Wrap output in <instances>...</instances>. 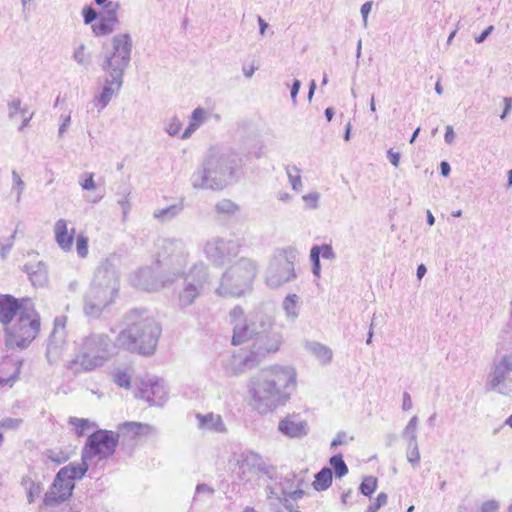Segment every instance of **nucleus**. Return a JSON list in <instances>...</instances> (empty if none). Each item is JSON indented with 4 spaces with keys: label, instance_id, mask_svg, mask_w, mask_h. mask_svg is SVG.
Listing matches in <instances>:
<instances>
[{
    "label": "nucleus",
    "instance_id": "obj_6",
    "mask_svg": "<svg viewBox=\"0 0 512 512\" xmlns=\"http://www.w3.org/2000/svg\"><path fill=\"white\" fill-rule=\"evenodd\" d=\"M259 334L253 339L250 346V355L245 357H233L232 374L239 375L258 365L260 360L270 353L279 350L282 343V335L273 327L270 318L263 319L259 326Z\"/></svg>",
    "mask_w": 512,
    "mask_h": 512
},
{
    "label": "nucleus",
    "instance_id": "obj_18",
    "mask_svg": "<svg viewBox=\"0 0 512 512\" xmlns=\"http://www.w3.org/2000/svg\"><path fill=\"white\" fill-rule=\"evenodd\" d=\"M66 471H58L54 481L44 495L43 503L48 507H55L72 496L75 484L72 480H68Z\"/></svg>",
    "mask_w": 512,
    "mask_h": 512
},
{
    "label": "nucleus",
    "instance_id": "obj_4",
    "mask_svg": "<svg viewBox=\"0 0 512 512\" xmlns=\"http://www.w3.org/2000/svg\"><path fill=\"white\" fill-rule=\"evenodd\" d=\"M237 154L230 150L211 149L202 165L191 176L195 189L222 190L239 168Z\"/></svg>",
    "mask_w": 512,
    "mask_h": 512
},
{
    "label": "nucleus",
    "instance_id": "obj_31",
    "mask_svg": "<svg viewBox=\"0 0 512 512\" xmlns=\"http://www.w3.org/2000/svg\"><path fill=\"white\" fill-rule=\"evenodd\" d=\"M121 429L131 433L133 436H149L156 434V428L140 422H125Z\"/></svg>",
    "mask_w": 512,
    "mask_h": 512
},
{
    "label": "nucleus",
    "instance_id": "obj_30",
    "mask_svg": "<svg viewBox=\"0 0 512 512\" xmlns=\"http://www.w3.org/2000/svg\"><path fill=\"white\" fill-rule=\"evenodd\" d=\"M66 323V316H58L54 319L53 329L47 343L66 344Z\"/></svg>",
    "mask_w": 512,
    "mask_h": 512
},
{
    "label": "nucleus",
    "instance_id": "obj_19",
    "mask_svg": "<svg viewBox=\"0 0 512 512\" xmlns=\"http://www.w3.org/2000/svg\"><path fill=\"white\" fill-rule=\"evenodd\" d=\"M135 396L151 405L162 406L168 399V391L164 380L154 377L141 380Z\"/></svg>",
    "mask_w": 512,
    "mask_h": 512
},
{
    "label": "nucleus",
    "instance_id": "obj_7",
    "mask_svg": "<svg viewBox=\"0 0 512 512\" xmlns=\"http://www.w3.org/2000/svg\"><path fill=\"white\" fill-rule=\"evenodd\" d=\"M114 344L105 333H91L82 340L79 353L67 368L74 373L92 371L101 367L113 354Z\"/></svg>",
    "mask_w": 512,
    "mask_h": 512
},
{
    "label": "nucleus",
    "instance_id": "obj_12",
    "mask_svg": "<svg viewBox=\"0 0 512 512\" xmlns=\"http://www.w3.org/2000/svg\"><path fill=\"white\" fill-rule=\"evenodd\" d=\"M180 278H183V283L177 294V306L185 309L196 301L208 283V266L202 261L196 262L188 272L185 270Z\"/></svg>",
    "mask_w": 512,
    "mask_h": 512
},
{
    "label": "nucleus",
    "instance_id": "obj_38",
    "mask_svg": "<svg viewBox=\"0 0 512 512\" xmlns=\"http://www.w3.org/2000/svg\"><path fill=\"white\" fill-rule=\"evenodd\" d=\"M329 464L331 465L332 472L334 471L337 478H342L348 473V467L343 460L341 453L335 454L330 457Z\"/></svg>",
    "mask_w": 512,
    "mask_h": 512
},
{
    "label": "nucleus",
    "instance_id": "obj_49",
    "mask_svg": "<svg viewBox=\"0 0 512 512\" xmlns=\"http://www.w3.org/2000/svg\"><path fill=\"white\" fill-rule=\"evenodd\" d=\"M79 185L83 190H94L96 189V183L94 181V173L86 172L80 176Z\"/></svg>",
    "mask_w": 512,
    "mask_h": 512
},
{
    "label": "nucleus",
    "instance_id": "obj_8",
    "mask_svg": "<svg viewBox=\"0 0 512 512\" xmlns=\"http://www.w3.org/2000/svg\"><path fill=\"white\" fill-rule=\"evenodd\" d=\"M15 316V322L5 328L6 346L25 349L40 331V316L31 300L25 298H23V306Z\"/></svg>",
    "mask_w": 512,
    "mask_h": 512
},
{
    "label": "nucleus",
    "instance_id": "obj_29",
    "mask_svg": "<svg viewBox=\"0 0 512 512\" xmlns=\"http://www.w3.org/2000/svg\"><path fill=\"white\" fill-rule=\"evenodd\" d=\"M206 119L207 111L202 107L195 108L189 118V125L184 130L181 138L189 139L192 134L205 122Z\"/></svg>",
    "mask_w": 512,
    "mask_h": 512
},
{
    "label": "nucleus",
    "instance_id": "obj_50",
    "mask_svg": "<svg viewBox=\"0 0 512 512\" xmlns=\"http://www.w3.org/2000/svg\"><path fill=\"white\" fill-rule=\"evenodd\" d=\"M8 110V116L10 119H14L17 113H20L21 115L28 113L27 108L21 107V100L19 98L14 99L8 103Z\"/></svg>",
    "mask_w": 512,
    "mask_h": 512
},
{
    "label": "nucleus",
    "instance_id": "obj_5",
    "mask_svg": "<svg viewBox=\"0 0 512 512\" xmlns=\"http://www.w3.org/2000/svg\"><path fill=\"white\" fill-rule=\"evenodd\" d=\"M119 291V276L108 260L96 269L89 289L83 296L84 315L98 319L111 306Z\"/></svg>",
    "mask_w": 512,
    "mask_h": 512
},
{
    "label": "nucleus",
    "instance_id": "obj_35",
    "mask_svg": "<svg viewBox=\"0 0 512 512\" xmlns=\"http://www.w3.org/2000/svg\"><path fill=\"white\" fill-rule=\"evenodd\" d=\"M239 211V206L229 199H222L215 205V212L219 217L228 218Z\"/></svg>",
    "mask_w": 512,
    "mask_h": 512
},
{
    "label": "nucleus",
    "instance_id": "obj_13",
    "mask_svg": "<svg viewBox=\"0 0 512 512\" xmlns=\"http://www.w3.org/2000/svg\"><path fill=\"white\" fill-rule=\"evenodd\" d=\"M269 317L258 313L249 317L245 315L243 308L239 305L235 306L229 312V322L233 328L232 344L240 345L253 339L259 334V324L263 319Z\"/></svg>",
    "mask_w": 512,
    "mask_h": 512
},
{
    "label": "nucleus",
    "instance_id": "obj_47",
    "mask_svg": "<svg viewBox=\"0 0 512 512\" xmlns=\"http://www.w3.org/2000/svg\"><path fill=\"white\" fill-rule=\"evenodd\" d=\"M113 380L119 387H123L126 389L130 388L131 376L126 371H116L113 374Z\"/></svg>",
    "mask_w": 512,
    "mask_h": 512
},
{
    "label": "nucleus",
    "instance_id": "obj_9",
    "mask_svg": "<svg viewBox=\"0 0 512 512\" xmlns=\"http://www.w3.org/2000/svg\"><path fill=\"white\" fill-rule=\"evenodd\" d=\"M257 264L242 257L229 266L221 277L216 294L222 297H240L251 289L257 275Z\"/></svg>",
    "mask_w": 512,
    "mask_h": 512
},
{
    "label": "nucleus",
    "instance_id": "obj_62",
    "mask_svg": "<svg viewBox=\"0 0 512 512\" xmlns=\"http://www.w3.org/2000/svg\"><path fill=\"white\" fill-rule=\"evenodd\" d=\"M347 435L344 431L338 432L336 437L332 440L330 444L331 449H335L337 446L347 443Z\"/></svg>",
    "mask_w": 512,
    "mask_h": 512
},
{
    "label": "nucleus",
    "instance_id": "obj_22",
    "mask_svg": "<svg viewBox=\"0 0 512 512\" xmlns=\"http://www.w3.org/2000/svg\"><path fill=\"white\" fill-rule=\"evenodd\" d=\"M123 83V78L107 75L102 92L94 97V103L98 108V112H101L109 104L112 98L119 93Z\"/></svg>",
    "mask_w": 512,
    "mask_h": 512
},
{
    "label": "nucleus",
    "instance_id": "obj_10",
    "mask_svg": "<svg viewBox=\"0 0 512 512\" xmlns=\"http://www.w3.org/2000/svg\"><path fill=\"white\" fill-rule=\"evenodd\" d=\"M232 474L240 481L256 485L262 477L272 479L276 473L274 466L253 451H244L230 460Z\"/></svg>",
    "mask_w": 512,
    "mask_h": 512
},
{
    "label": "nucleus",
    "instance_id": "obj_54",
    "mask_svg": "<svg viewBox=\"0 0 512 512\" xmlns=\"http://www.w3.org/2000/svg\"><path fill=\"white\" fill-rule=\"evenodd\" d=\"M302 199L304 200L306 206L309 209L315 210L319 207L320 193L311 192V193L303 195Z\"/></svg>",
    "mask_w": 512,
    "mask_h": 512
},
{
    "label": "nucleus",
    "instance_id": "obj_24",
    "mask_svg": "<svg viewBox=\"0 0 512 512\" xmlns=\"http://www.w3.org/2000/svg\"><path fill=\"white\" fill-rule=\"evenodd\" d=\"M23 360L7 357L0 364V385L12 386L18 379Z\"/></svg>",
    "mask_w": 512,
    "mask_h": 512
},
{
    "label": "nucleus",
    "instance_id": "obj_45",
    "mask_svg": "<svg viewBox=\"0 0 512 512\" xmlns=\"http://www.w3.org/2000/svg\"><path fill=\"white\" fill-rule=\"evenodd\" d=\"M377 488V478L373 476H367L363 479L360 484V491L365 496H370L374 493Z\"/></svg>",
    "mask_w": 512,
    "mask_h": 512
},
{
    "label": "nucleus",
    "instance_id": "obj_20",
    "mask_svg": "<svg viewBox=\"0 0 512 512\" xmlns=\"http://www.w3.org/2000/svg\"><path fill=\"white\" fill-rule=\"evenodd\" d=\"M294 483V476H287L279 483V485L275 487L267 485V497L269 499L274 498L280 503H283L285 509L289 512H300L299 510L294 509L293 505L288 504V497L297 500L304 495L303 490L299 489L298 487L294 489Z\"/></svg>",
    "mask_w": 512,
    "mask_h": 512
},
{
    "label": "nucleus",
    "instance_id": "obj_51",
    "mask_svg": "<svg viewBox=\"0 0 512 512\" xmlns=\"http://www.w3.org/2000/svg\"><path fill=\"white\" fill-rule=\"evenodd\" d=\"M16 231L8 238L0 239V256L5 259L13 247Z\"/></svg>",
    "mask_w": 512,
    "mask_h": 512
},
{
    "label": "nucleus",
    "instance_id": "obj_36",
    "mask_svg": "<svg viewBox=\"0 0 512 512\" xmlns=\"http://www.w3.org/2000/svg\"><path fill=\"white\" fill-rule=\"evenodd\" d=\"M88 462L89 461H82V465L80 464H69L65 467H62L59 471L65 472L66 470V476L68 480H80L85 475V473L88 470Z\"/></svg>",
    "mask_w": 512,
    "mask_h": 512
},
{
    "label": "nucleus",
    "instance_id": "obj_55",
    "mask_svg": "<svg viewBox=\"0 0 512 512\" xmlns=\"http://www.w3.org/2000/svg\"><path fill=\"white\" fill-rule=\"evenodd\" d=\"M388 496L386 493L381 492L376 497L374 503L370 504L367 508L369 512H377L381 507L387 504Z\"/></svg>",
    "mask_w": 512,
    "mask_h": 512
},
{
    "label": "nucleus",
    "instance_id": "obj_17",
    "mask_svg": "<svg viewBox=\"0 0 512 512\" xmlns=\"http://www.w3.org/2000/svg\"><path fill=\"white\" fill-rule=\"evenodd\" d=\"M488 385L492 391L504 396L512 394V355H504L494 365Z\"/></svg>",
    "mask_w": 512,
    "mask_h": 512
},
{
    "label": "nucleus",
    "instance_id": "obj_23",
    "mask_svg": "<svg viewBox=\"0 0 512 512\" xmlns=\"http://www.w3.org/2000/svg\"><path fill=\"white\" fill-rule=\"evenodd\" d=\"M278 430L289 438H302L308 434V424L297 415L286 416L278 424Z\"/></svg>",
    "mask_w": 512,
    "mask_h": 512
},
{
    "label": "nucleus",
    "instance_id": "obj_28",
    "mask_svg": "<svg viewBox=\"0 0 512 512\" xmlns=\"http://www.w3.org/2000/svg\"><path fill=\"white\" fill-rule=\"evenodd\" d=\"M183 209V200H180L165 208L155 209L153 212V217L162 223L169 222L172 219L176 218L178 215H180Z\"/></svg>",
    "mask_w": 512,
    "mask_h": 512
},
{
    "label": "nucleus",
    "instance_id": "obj_64",
    "mask_svg": "<svg viewBox=\"0 0 512 512\" xmlns=\"http://www.w3.org/2000/svg\"><path fill=\"white\" fill-rule=\"evenodd\" d=\"M499 508V504L496 501H487L482 504V512H496Z\"/></svg>",
    "mask_w": 512,
    "mask_h": 512
},
{
    "label": "nucleus",
    "instance_id": "obj_44",
    "mask_svg": "<svg viewBox=\"0 0 512 512\" xmlns=\"http://www.w3.org/2000/svg\"><path fill=\"white\" fill-rule=\"evenodd\" d=\"M24 189H25L24 181L21 179V177L18 174V172L13 170L12 171V187H11V190L13 192H16V200H17V202H20Z\"/></svg>",
    "mask_w": 512,
    "mask_h": 512
},
{
    "label": "nucleus",
    "instance_id": "obj_52",
    "mask_svg": "<svg viewBox=\"0 0 512 512\" xmlns=\"http://www.w3.org/2000/svg\"><path fill=\"white\" fill-rule=\"evenodd\" d=\"M76 251L79 257L85 258L88 255V238L80 234L76 238Z\"/></svg>",
    "mask_w": 512,
    "mask_h": 512
},
{
    "label": "nucleus",
    "instance_id": "obj_59",
    "mask_svg": "<svg viewBox=\"0 0 512 512\" xmlns=\"http://www.w3.org/2000/svg\"><path fill=\"white\" fill-rule=\"evenodd\" d=\"M22 424V420L18 418H5L0 422V428L16 429Z\"/></svg>",
    "mask_w": 512,
    "mask_h": 512
},
{
    "label": "nucleus",
    "instance_id": "obj_61",
    "mask_svg": "<svg viewBox=\"0 0 512 512\" xmlns=\"http://www.w3.org/2000/svg\"><path fill=\"white\" fill-rule=\"evenodd\" d=\"M372 6H373V2L372 1L365 2L361 6L360 12H361V15H362L364 28H366L367 25H368L367 19H368L369 13L371 12Z\"/></svg>",
    "mask_w": 512,
    "mask_h": 512
},
{
    "label": "nucleus",
    "instance_id": "obj_3",
    "mask_svg": "<svg viewBox=\"0 0 512 512\" xmlns=\"http://www.w3.org/2000/svg\"><path fill=\"white\" fill-rule=\"evenodd\" d=\"M127 327L118 337V344L131 352L143 355L154 353L161 335V326L144 309L131 310L125 317Z\"/></svg>",
    "mask_w": 512,
    "mask_h": 512
},
{
    "label": "nucleus",
    "instance_id": "obj_41",
    "mask_svg": "<svg viewBox=\"0 0 512 512\" xmlns=\"http://www.w3.org/2000/svg\"><path fill=\"white\" fill-rule=\"evenodd\" d=\"M70 424L75 426L77 436H83L89 429L94 427L88 419L72 417L70 418Z\"/></svg>",
    "mask_w": 512,
    "mask_h": 512
},
{
    "label": "nucleus",
    "instance_id": "obj_37",
    "mask_svg": "<svg viewBox=\"0 0 512 512\" xmlns=\"http://www.w3.org/2000/svg\"><path fill=\"white\" fill-rule=\"evenodd\" d=\"M66 349V344L47 343L46 358L50 364L57 363Z\"/></svg>",
    "mask_w": 512,
    "mask_h": 512
},
{
    "label": "nucleus",
    "instance_id": "obj_27",
    "mask_svg": "<svg viewBox=\"0 0 512 512\" xmlns=\"http://www.w3.org/2000/svg\"><path fill=\"white\" fill-rule=\"evenodd\" d=\"M196 419L198 420V427L203 430L212 431L215 433H224L226 432L225 423L219 414H214L212 412L207 414H196Z\"/></svg>",
    "mask_w": 512,
    "mask_h": 512
},
{
    "label": "nucleus",
    "instance_id": "obj_60",
    "mask_svg": "<svg viewBox=\"0 0 512 512\" xmlns=\"http://www.w3.org/2000/svg\"><path fill=\"white\" fill-rule=\"evenodd\" d=\"M130 192H127L125 193L120 199H118V204L121 206L122 208V213H123V218L125 219L127 214L129 213L130 211V202H129V199H128V196H129Z\"/></svg>",
    "mask_w": 512,
    "mask_h": 512
},
{
    "label": "nucleus",
    "instance_id": "obj_1",
    "mask_svg": "<svg viewBox=\"0 0 512 512\" xmlns=\"http://www.w3.org/2000/svg\"><path fill=\"white\" fill-rule=\"evenodd\" d=\"M155 245L156 265L140 268L133 279L135 286L148 292L173 285L184 274L189 257L181 238H159Z\"/></svg>",
    "mask_w": 512,
    "mask_h": 512
},
{
    "label": "nucleus",
    "instance_id": "obj_42",
    "mask_svg": "<svg viewBox=\"0 0 512 512\" xmlns=\"http://www.w3.org/2000/svg\"><path fill=\"white\" fill-rule=\"evenodd\" d=\"M85 50V44H81L73 53V59L81 66H88L91 63V56L90 54H87Z\"/></svg>",
    "mask_w": 512,
    "mask_h": 512
},
{
    "label": "nucleus",
    "instance_id": "obj_33",
    "mask_svg": "<svg viewBox=\"0 0 512 512\" xmlns=\"http://www.w3.org/2000/svg\"><path fill=\"white\" fill-rule=\"evenodd\" d=\"M307 349L323 364L329 363L332 359L331 349L319 342L308 343Z\"/></svg>",
    "mask_w": 512,
    "mask_h": 512
},
{
    "label": "nucleus",
    "instance_id": "obj_53",
    "mask_svg": "<svg viewBox=\"0 0 512 512\" xmlns=\"http://www.w3.org/2000/svg\"><path fill=\"white\" fill-rule=\"evenodd\" d=\"M287 175L293 189L297 190L302 185L299 169L296 166L287 168Z\"/></svg>",
    "mask_w": 512,
    "mask_h": 512
},
{
    "label": "nucleus",
    "instance_id": "obj_57",
    "mask_svg": "<svg viewBox=\"0 0 512 512\" xmlns=\"http://www.w3.org/2000/svg\"><path fill=\"white\" fill-rule=\"evenodd\" d=\"M41 493V485L39 483L31 482L27 491V501L29 504L33 503Z\"/></svg>",
    "mask_w": 512,
    "mask_h": 512
},
{
    "label": "nucleus",
    "instance_id": "obj_11",
    "mask_svg": "<svg viewBox=\"0 0 512 512\" xmlns=\"http://www.w3.org/2000/svg\"><path fill=\"white\" fill-rule=\"evenodd\" d=\"M133 40L129 33H119L111 38V48L106 49L102 70L108 76L124 77L130 65Z\"/></svg>",
    "mask_w": 512,
    "mask_h": 512
},
{
    "label": "nucleus",
    "instance_id": "obj_39",
    "mask_svg": "<svg viewBox=\"0 0 512 512\" xmlns=\"http://www.w3.org/2000/svg\"><path fill=\"white\" fill-rule=\"evenodd\" d=\"M29 279L34 286H44L48 281L46 266L42 262L36 263V272H32Z\"/></svg>",
    "mask_w": 512,
    "mask_h": 512
},
{
    "label": "nucleus",
    "instance_id": "obj_14",
    "mask_svg": "<svg viewBox=\"0 0 512 512\" xmlns=\"http://www.w3.org/2000/svg\"><path fill=\"white\" fill-rule=\"evenodd\" d=\"M119 441V435L109 430H98L88 436L82 449V461L93 458L106 459L114 454Z\"/></svg>",
    "mask_w": 512,
    "mask_h": 512
},
{
    "label": "nucleus",
    "instance_id": "obj_58",
    "mask_svg": "<svg viewBox=\"0 0 512 512\" xmlns=\"http://www.w3.org/2000/svg\"><path fill=\"white\" fill-rule=\"evenodd\" d=\"M310 260L312 262V273L319 277L321 272L320 258H318L317 250H310Z\"/></svg>",
    "mask_w": 512,
    "mask_h": 512
},
{
    "label": "nucleus",
    "instance_id": "obj_63",
    "mask_svg": "<svg viewBox=\"0 0 512 512\" xmlns=\"http://www.w3.org/2000/svg\"><path fill=\"white\" fill-rule=\"evenodd\" d=\"M215 492V489L208 486L207 484H198L196 486V495H199V494H205L209 497H211Z\"/></svg>",
    "mask_w": 512,
    "mask_h": 512
},
{
    "label": "nucleus",
    "instance_id": "obj_48",
    "mask_svg": "<svg viewBox=\"0 0 512 512\" xmlns=\"http://www.w3.org/2000/svg\"><path fill=\"white\" fill-rule=\"evenodd\" d=\"M181 127L182 122L180 119L177 116H173L166 122L164 129L170 136H176L179 134Z\"/></svg>",
    "mask_w": 512,
    "mask_h": 512
},
{
    "label": "nucleus",
    "instance_id": "obj_43",
    "mask_svg": "<svg viewBox=\"0 0 512 512\" xmlns=\"http://www.w3.org/2000/svg\"><path fill=\"white\" fill-rule=\"evenodd\" d=\"M407 461L413 466L416 467L420 462V451L418 448V443H408L407 444V452H406Z\"/></svg>",
    "mask_w": 512,
    "mask_h": 512
},
{
    "label": "nucleus",
    "instance_id": "obj_56",
    "mask_svg": "<svg viewBox=\"0 0 512 512\" xmlns=\"http://www.w3.org/2000/svg\"><path fill=\"white\" fill-rule=\"evenodd\" d=\"M83 20L86 25L92 24L97 18L98 13L91 6H86L82 10Z\"/></svg>",
    "mask_w": 512,
    "mask_h": 512
},
{
    "label": "nucleus",
    "instance_id": "obj_25",
    "mask_svg": "<svg viewBox=\"0 0 512 512\" xmlns=\"http://www.w3.org/2000/svg\"><path fill=\"white\" fill-rule=\"evenodd\" d=\"M55 241L65 252L71 251L74 242L75 228L68 229L65 219H59L54 225Z\"/></svg>",
    "mask_w": 512,
    "mask_h": 512
},
{
    "label": "nucleus",
    "instance_id": "obj_21",
    "mask_svg": "<svg viewBox=\"0 0 512 512\" xmlns=\"http://www.w3.org/2000/svg\"><path fill=\"white\" fill-rule=\"evenodd\" d=\"M119 8V2L110 1L106 4L105 12L100 16L99 22L91 26L96 36L108 35L114 31V26L118 22L117 12Z\"/></svg>",
    "mask_w": 512,
    "mask_h": 512
},
{
    "label": "nucleus",
    "instance_id": "obj_40",
    "mask_svg": "<svg viewBox=\"0 0 512 512\" xmlns=\"http://www.w3.org/2000/svg\"><path fill=\"white\" fill-rule=\"evenodd\" d=\"M417 425H418V417L413 416L409 420V422L407 423L405 428L403 429L401 436L404 440L407 441V444L408 443H418L417 442V434H416Z\"/></svg>",
    "mask_w": 512,
    "mask_h": 512
},
{
    "label": "nucleus",
    "instance_id": "obj_15",
    "mask_svg": "<svg viewBox=\"0 0 512 512\" xmlns=\"http://www.w3.org/2000/svg\"><path fill=\"white\" fill-rule=\"evenodd\" d=\"M293 252L283 251L270 260L266 270L265 282L271 288H278L296 278Z\"/></svg>",
    "mask_w": 512,
    "mask_h": 512
},
{
    "label": "nucleus",
    "instance_id": "obj_26",
    "mask_svg": "<svg viewBox=\"0 0 512 512\" xmlns=\"http://www.w3.org/2000/svg\"><path fill=\"white\" fill-rule=\"evenodd\" d=\"M23 306V299L5 294L0 295V322L7 325Z\"/></svg>",
    "mask_w": 512,
    "mask_h": 512
},
{
    "label": "nucleus",
    "instance_id": "obj_16",
    "mask_svg": "<svg viewBox=\"0 0 512 512\" xmlns=\"http://www.w3.org/2000/svg\"><path fill=\"white\" fill-rule=\"evenodd\" d=\"M240 244L233 239L215 236L204 244V254L207 259L217 266H222L239 253Z\"/></svg>",
    "mask_w": 512,
    "mask_h": 512
},
{
    "label": "nucleus",
    "instance_id": "obj_2",
    "mask_svg": "<svg viewBox=\"0 0 512 512\" xmlns=\"http://www.w3.org/2000/svg\"><path fill=\"white\" fill-rule=\"evenodd\" d=\"M296 389V371L291 366L274 365L261 369L248 383L253 408L260 414L284 405Z\"/></svg>",
    "mask_w": 512,
    "mask_h": 512
},
{
    "label": "nucleus",
    "instance_id": "obj_32",
    "mask_svg": "<svg viewBox=\"0 0 512 512\" xmlns=\"http://www.w3.org/2000/svg\"><path fill=\"white\" fill-rule=\"evenodd\" d=\"M298 300L299 297L296 294H289L284 298L282 307L287 321L295 322L299 317Z\"/></svg>",
    "mask_w": 512,
    "mask_h": 512
},
{
    "label": "nucleus",
    "instance_id": "obj_46",
    "mask_svg": "<svg viewBox=\"0 0 512 512\" xmlns=\"http://www.w3.org/2000/svg\"><path fill=\"white\" fill-rule=\"evenodd\" d=\"M311 249H316L318 258L322 257L323 259L334 261L336 259V253L333 248L329 244L322 245H314Z\"/></svg>",
    "mask_w": 512,
    "mask_h": 512
},
{
    "label": "nucleus",
    "instance_id": "obj_34",
    "mask_svg": "<svg viewBox=\"0 0 512 512\" xmlns=\"http://www.w3.org/2000/svg\"><path fill=\"white\" fill-rule=\"evenodd\" d=\"M332 484V469L330 467H323L315 475L313 486L317 491H325Z\"/></svg>",
    "mask_w": 512,
    "mask_h": 512
}]
</instances>
